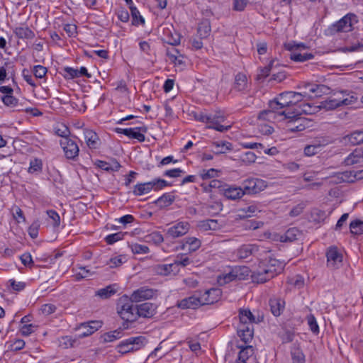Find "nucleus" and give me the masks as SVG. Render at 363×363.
I'll return each mask as SVG.
<instances>
[{"instance_id":"14","label":"nucleus","mask_w":363,"mask_h":363,"mask_svg":"<svg viewBox=\"0 0 363 363\" xmlns=\"http://www.w3.org/2000/svg\"><path fill=\"white\" fill-rule=\"evenodd\" d=\"M115 132L123 134L129 138L135 139L139 142H143L145 140L144 133L147 132V128L145 126L130 128H116Z\"/></svg>"},{"instance_id":"49","label":"nucleus","mask_w":363,"mask_h":363,"mask_svg":"<svg viewBox=\"0 0 363 363\" xmlns=\"http://www.w3.org/2000/svg\"><path fill=\"white\" fill-rule=\"evenodd\" d=\"M191 262V260L188 256L184 254H180L176 257L173 264L177 265V269H180V266L184 267L190 264Z\"/></svg>"},{"instance_id":"44","label":"nucleus","mask_w":363,"mask_h":363,"mask_svg":"<svg viewBox=\"0 0 363 363\" xmlns=\"http://www.w3.org/2000/svg\"><path fill=\"white\" fill-rule=\"evenodd\" d=\"M223 187V184L221 181L217 179H213L210 181L208 184L203 183L201 184V188L204 192L208 193L211 192L214 189H221Z\"/></svg>"},{"instance_id":"15","label":"nucleus","mask_w":363,"mask_h":363,"mask_svg":"<svg viewBox=\"0 0 363 363\" xmlns=\"http://www.w3.org/2000/svg\"><path fill=\"white\" fill-rule=\"evenodd\" d=\"M261 264L266 269L268 277L271 279L280 274L285 266L284 262L274 258H270L265 262H261Z\"/></svg>"},{"instance_id":"36","label":"nucleus","mask_w":363,"mask_h":363,"mask_svg":"<svg viewBox=\"0 0 363 363\" xmlns=\"http://www.w3.org/2000/svg\"><path fill=\"white\" fill-rule=\"evenodd\" d=\"M175 200V196L173 192L165 193L159 197L155 203L160 208H165L170 206Z\"/></svg>"},{"instance_id":"20","label":"nucleus","mask_w":363,"mask_h":363,"mask_svg":"<svg viewBox=\"0 0 363 363\" xmlns=\"http://www.w3.org/2000/svg\"><path fill=\"white\" fill-rule=\"evenodd\" d=\"M153 272L160 276H176L180 272L177 265L171 264H158L152 267Z\"/></svg>"},{"instance_id":"39","label":"nucleus","mask_w":363,"mask_h":363,"mask_svg":"<svg viewBox=\"0 0 363 363\" xmlns=\"http://www.w3.org/2000/svg\"><path fill=\"white\" fill-rule=\"evenodd\" d=\"M97 165L99 168L106 172H117L121 168V164L116 160H112L111 162L99 160Z\"/></svg>"},{"instance_id":"56","label":"nucleus","mask_w":363,"mask_h":363,"mask_svg":"<svg viewBox=\"0 0 363 363\" xmlns=\"http://www.w3.org/2000/svg\"><path fill=\"white\" fill-rule=\"evenodd\" d=\"M307 323L310 330L314 334L319 333V326L317 323V320L313 314H309L306 317Z\"/></svg>"},{"instance_id":"4","label":"nucleus","mask_w":363,"mask_h":363,"mask_svg":"<svg viewBox=\"0 0 363 363\" xmlns=\"http://www.w3.org/2000/svg\"><path fill=\"white\" fill-rule=\"evenodd\" d=\"M357 96L354 93L341 91L337 97L325 100L320 104L321 108L327 110L335 109L342 106H348L354 104Z\"/></svg>"},{"instance_id":"30","label":"nucleus","mask_w":363,"mask_h":363,"mask_svg":"<svg viewBox=\"0 0 363 363\" xmlns=\"http://www.w3.org/2000/svg\"><path fill=\"white\" fill-rule=\"evenodd\" d=\"M251 277L253 282L258 284H262L271 279L270 277H268V274H267L266 269L263 267L261 263L258 266L257 269L252 272Z\"/></svg>"},{"instance_id":"3","label":"nucleus","mask_w":363,"mask_h":363,"mask_svg":"<svg viewBox=\"0 0 363 363\" xmlns=\"http://www.w3.org/2000/svg\"><path fill=\"white\" fill-rule=\"evenodd\" d=\"M357 23V16L354 13H349L330 26L326 33L328 35H333L338 33L350 32L354 29V26Z\"/></svg>"},{"instance_id":"1","label":"nucleus","mask_w":363,"mask_h":363,"mask_svg":"<svg viewBox=\"0 0 363 363\" xmlns=\"http://www.w3.org/2000/svg\"><path fill=\"white\" fill-rule=\"evenodd\" d=\"M303 100L301 92L286 91L280 94L277 98L270 101L269 110H266L260 113L259 118L267 121L275 120L280 118L279 120L284 119L283 117L279 116L282 109L285 107L296 105L298 103Z\"/></svg>"},{"instance_id":"24","label":"nucleus","mask_w":363,"mask_h":363,"mask_svg":"<svg viewBox=\"0 0 363 363\" xmlns=\"http://www.w3.org/2000/svg\"><path fill=\"white\" fill-rule=\"evenodd\" d=\"M221 296V291L220 289L216 288H212L205 291L202 294L199 296L201 298L202 306L213 304V303L218 301Z\"/></svg>"},{"instance_id":"11","label":"nucleus","mask_w":363,"mask_h":363,"mask_svg":"<svg viewBox=\"0 0 363 363\" xmlns=\"http://www.w3.org/2000/svg\"><path fill=\"white\" fill-rule=\"evenodd\" d=\"M321 108L320 106H314L310 103H303L299 106V110H296V112H286V111H281L279 113V116L284 118H294L300 113L305 114H314L318 112Z\"/></svg>"},{"instance_id":"48","label":"nucleus","mask_w":363,"mask_h":363,"mask_svg":"<svg viewBox=\"0 0 363 363\" xmlns=\"http://www.w3.org/2000/svg\"><path fill=\"white\" fill-rule=\"evenodd\" d=\"M130 11L133 25L139 26L145 23L144 18L140 15L139 11L135 7H130Z\"/></svg>"},{"instance_id":"9","label":"nucleus","mask_w":363,"mask_h":363,"mask_svg":"<svg viewBox=\"0 0 363 363\" xmlns=\"http://www.w3.org/2000/svg\"><path fill=\"white\" fill-rule=\"evenodd\" d=\"M287 47L291 51L290 59L293 61L303 62L314 57L312 53L304 52L306 48L303 44H289Z\"/></svg>"},{"instance_id":"45","label":"nucleus","mask_w":363,"mask_h":363,"mask_svg":"<svg viewBox=\"0 0 363 363\" xmlns=\"http://www.w3.org/2000/svg\"><path fill=\"white\" fill-rule=\"evenodd\" d=\"M234 280H235V279L234 277L231 267L228 269V272H225L224 273L220 274L217 277L218 283L220 285H224Z\"/></svg>"},{"instance_id":"50","label":"nucleus","mask_w":363,"mask_h":363,"mask_svg":"<svg viewBox=\"0 0 363 363\" xmlns=\"http://www.w3.org/2000/svg\"><path fill=\"white\" fill-rule=\"evenodd\" d=\"M129 247L133 254L145 255L150 252L149 247L145 245L131 243L129 245Z\"/></svg>"},{"instance_id":"61","label":"nucleus","mask_w":363,"mask_h":363,"mask_svg":"<svg viewBox=\"0 0 363 363\" xmlns=\"http://www.w3.org/2000/svg\"><path fill=\"white\" fill-rule=\"evenodd\" d=\"M48 217L52 220V224L54 227H58L60 224V217L54 210H48L46 211Z\"/></svg>"},{"instance_id":"12","label":"nucleus","mask_w":363,"mask_h":363,"mask_svg":"<svg viewBox=\"0 0 363 363\" xmlns=\"http://www.w3.org/2000/svg\"><path fill=\"white\" fill-rule=\"evenodd\" d=\"M327 266L331 269H339L342 265L343 255L336 247H330L326 252Z\"/></svg>"},{"instance_id":"63","label":"nucleus","mask_w":363,"mask_h":363,"mask_svg":"<svg viewBox=\"0 0 363 363\" xmlns=\"http://www.w3.org/2000/svg\"><path fill=\"white\" fill-rule=\"evenodd\" d=\"M37 326L33 324H24L21 325L20 331L22 335L28 336L35 330Z\"/></svg>"},{"instance_id":"46","label":"nucleus","mask_w":363,"mask_h":363,"mask_svg":"<svg viewBox=\"0 0 363 363\" xmlns=\"http://www.w3.org/2000/svg\"><path fill=\"white\" fill-rule=\"evenodd\" d=\"M116 292L113 286L109 285L105 288L101 289L96 292V296H99L103 299L110 298L111 296L115 294Z\"/></svg>"},{"instance_id":"47","label":"nucleus","mask_w":363,"mask_h":363,"mask_svg":"<svg viewBox=\"0 0 363 363\" xmlns=\"http://www.w3.org/2000/svg\"><path fill=\"white\" fill-rule=\"evenodd\" d=\"M350 233L359 235L363 234V221L359 219L352 220L350 224Z\"/></svg>"},{"instance_id":"54","label":"nucleus","mask_w":363,"mask_h":363,"mask_svg":"<svg viewBox=\"0 0 363 363\" xmlns=\"http://www.w3.org/2000/svg\"><path fill=\"white\" fill-rule=\"evenodd\" d=\"M126 234L127 233L123 232H118L116 233L110 234L105 238V241L108 245H113L116 242L123 240L124 235Z\"/></svg>"},{"instance_id":"6","label":"nucleus","mask_w":363,"mask_h":363,"mask_svg":"<svg viewBox=\"0 0 363 363\" xmlns=\"http://www.w3.org/2000/svg\"><path fill=\"white\" fill-rule=\"evenodd\" d=\"M169 185L166 180L157 178L148 182L137 184L133 186V193L135 196H140L150 193L152 190H161Z\"/></svg>"},{"instance_id":"53","label":"nucleus","mask_w":363,"mask_h":363,"mask_svg":"<svg viewBox=\"0 0 363 363\" xmlns=\"http://www.w3.org/2000/svg\"><path fill=\"white\" fill-rule=\"evenodd\" d=\"M211 33V26L208 22L205 21L199 24L198 34L201 38H206Z\"/></svg>"},{"instance_id":"28","label":"nucleus","mask_w":363,"mask_h":363,"mask_svg":"<svg viewBox=\"0 0 363 363\" xmlns=\"http://www.w3.org/2000/svg\"><path fill=\"white\" fill-rule=\"evenodd\" d=\"M237 333L240 340L247 344L252 340L254 328L253 326L247 327L244 325H238Z\"/></svg>"},{"instance_id":"38","label":"nucleus","mask_w":363,"mask_h":363,"mask_svg":"<svg viewBox=\"0 0 363 363\" xmlns=\"http://www.w3.org/2000/svg\"><path fill=\"white\" fill-rule=\"evenodd\" d=\"M101 324L102 323L99 321H91L89 323H82L81 325V328H89V331H83L79 335V336L86 337L93 334L95 331H96L99 328L101 327Z\"/></svg>"},{"instance_id":"18","label":"nucleus","mask_w":363,"mask_h":363,"mask_svg":"<svg viewBox=\"0 0 363 363\" xmlns=\"http://www.w3.org/2000/svg\"><path fill=\"white\" fill-rule=\"evenodd\" d=\"M259 250V246L255 244H244L236 250L235 255L238 259H245L258 255Z\"/></svg>"},{"instance_id":"33","label":"nucleus","mask_w":363,"mask_h":363,"mask_svg":"<svg viewBox=\"0 0 363 363\" xmlns=\"http://www.w3.org/2000/svg\"><path fill=\"white\" fill-rule=\"evenodd\" d=\"M271 311L275 316L281 315L284 309L285 302L279 298H272L269 300Z\"/></svg>"},{"instance_id":"58","label":"nucleus","mask_w":363,"mask_h":363,"mask_svg":"<svg viewBox=\"0 0 363 363\" xmlns=\"http://www.w3.org/2000/svg\"><path fill=\"white\" fill-rule=\"evenodd\" d=\"M240 158L245 164H251L255 162L257 156L254 152L248 151L241 155Z\"/></svg>"},{"instance_id":"62","label":"nucleus","mask_w":363,"mask_h":363,"mask_svg":"<svg viewBox=\"0 0 363 363\" xmlns=\"http://www.w3.org/2000/svg\"><path fill=\"white\" fill-rule=\"evenodd\" d=\"M149 241L152 242L156 245H159L164 241L163 235L158 231H155L147 236Z\"/></svg>"},{"instance_id":"21","label":"nucleus","mask_w":363,"mask_h":363,"mask_svg":"<svg viewBox=\"0 0 363 363\" xmlns=\"http://www.w3.org/2000/svg\"><path fill=\"white\" fill-rule=\"evenodd\" d=\"M220 191L225 197L230 200L240 199L245 195V192L243 191L242 186H228L226 184H223V187L220 189Z\"/></svg>"},{"instance_id":"35","label":"nucleus","mask_w":363,"mask_h":363,"mask_svg":"<svg viewBox=\"0 0 363 363\" xmlns=\"http://www.w3.org/2000/svg\"><path fill=\"white\" fill-rule=\"evenodd\" d=\"M213 152L216 155L224 154L233 149V145L227 141H216L213 143Z\"/></svg>"},{"instance_id":"40","label":"nucleus","mask_w":363,"mask_h":363,"mask_svg":"<svg viewBox=\"0 0 363 363\" xmlns=\"http://www.w3.org/2000/svg\"><path fill=\"white\" fill-rule=\"evenodd\" d=\"M123 335V330L118 328L113 331L104 333L101 336L102 341L104 342H111L121 338Z\"/></svg>"},{"instance_id":"17","label":"nucleus","mask_w":363,"mask_h":363,"mask_svg":"<svg viewBox=\"0 0 363 363\" xmlns=\"http://www.w3.org/2000/svg\"><path fill=\"white\" fill-rule=\"evenodd\" d=\"M190 229V224L186 221H179L167 230L166 235L171 238H177L186 235Z\"/></svg>"},{"instance_id":"10","label":"nucleus","mask_w":363,"mask_h":363,"mask_svg":"<svg viewBox=\"0 0 363 363\" xmlns=\"http://www.w3.org/2000/svg\"><path fill=\"white\" fill-rule=\"evenodd\" d=\"M267 185L264 180L257 178H250L243 181L242 189L245 194H254L263 191Z\"/></svg>"},{"instance_id":"55","label":"nucleus","mask_w":363,"mask_h":363,"mask_svg":"<svg viewBox=\"0 0 363 363\" xmlns=\"http://www.w3.org/2000/svg\"><path fill=\"white\" fill-rule=\"evenodd\" d=\"M55 133L57 135L62 137L63 139L69 138L70 131L69 128L64 124H59L55 128Z\"/></svg>"},{"instance_id":"7","label":"nucleus","mask_w":363,"mask_h":363,"mask_svg":"<svg viewBox=\"0 0 363 363\" xmlns=\"http://www.w3.org/2000/svg\"><path fill=\"white\" fill-rule=\"evenodd\" d=\"M146 343L145 337L143 336L130 337L121 341L116 347L119 353L126 354L130 352L137 351L143 347Z\"/></svg>"},{"instance_id":"34","label":"nucleus","mask_w":363,"mask_h":363,"mask_svg":"<svg viewBox=\"0 0 363 363\" xmlns=\"http://www.w3.org/2000/svg\"><path fill=\"white\" fill-rule=\"evenodd\" d=\"M363 160V151L361 149H355L344 160L345 165H353L360 162Z\"/></svg>"},{"instance_id":"19","label":"nucleus","mask_w":363,"mask_h":363,"mask_svg":"<svg viewBox=\"0 0 363 363\" xmlns=\"http://www.w3.org/2000/svg\"><path fill=\"white\" fill-rule=\"evenodd\" d=\"M156 296V291L145 286L140 287L134 291L129 297L131 301L135 303L151 299Z\"/></svg>"},{"instance_id":"23","label":"nucleus","mask_w":363,"mask_h":363,"mask_svg":"<svg viewBox=\"0 0 363 363\" xmlns=\"http://www.w3.org/2000/svg\"><path fill=\"white\" fill-rule=\"evenodd\" d=\"M261 320L259 317L254 316L248 308H241L239 311V323L238 325H244L245 326H253L254 323H259Z\"/></svg>"},{"instance_id":"16","label":"nucleus","mask_w":363,"mask_h":363,"mask_svg":"<svg viewBox=\"0 0 363 363\" xmlns=\"http://www.w3.org/2000/svg\"><path fill=\"white\" fill-rule=\"evenodd\" d=\"M60 143L67 159L74 160L78 157L79 148L74 140L65 138L62 139Z\"/></svg>"},{"instance_id":"5","label":"nucleus","mask_w":363,"mask_h":363,"mask_svg":"<svg viewBox=\"0 0 363 363\" xmlns=\"http://www.w3.org/2000/svg\"><path fill=\"white\" fill-rule=\"evenodd\" d=\"M133 302L127 296L120 298L118 303V313L123 320L128 322L137 320V306H133Z\"/></svg>"},{"instance_id":"25","label":"nucleus","mask_w":363,"mask_h":363,"mask_svg":"<svg viewBox=\"0 0 363 363\" xmlns=\"http://www.w3.org/2000/svg\"><path fill=\"white\" fill-rule=\"evenodd\" d=\"M177 306L182 309H196L202 306L199 296L193 295L178 301Z\"/></svg>"},{"instance_id":"2","label":"nucleus","mask_w":363,"mask_h":363,"mask_svg":"<svg viewBox=\"0 0 363 363\" xmlns=\"http://www.w3.org/2000/svg\"><path fill=\"white\" fill-rule=\"evenodd\" d=\"M196 121L207 124V128L214 129L217 131L223 133L231 128V125H223L226 120V117L220 111L214 113L199 112L194 115Z\"/></svg>"},{"instance_id":"31","label":"nucleus","mask_w":363,"mask_h":363,"mask_svg":"<svg viewBox=\"0 0 363 363\" xmlns=\"http://www.w3.org/2000/svg\"><path fill=\"white\" fill-rule=\"evenodd\" d=\"M199 227L203 231L208 230H218L223 227V224L219 223L218 220L207 219L201 220L199 223Z\"/></svg>"},{"instance_id":"29","label":"nucleus","mask_w":363,"mask_h":363,"mask_svg":"<svg viewBox=\"0 0 363 363\" xmlns=\"http://www.w3.org/2000/svg\"><path fill=\"white\" fill-rule=\"evenodd\" d=\"M84 140L86 145L90 149H96L99 145V138L97 134L91 130H84Z\"/></svg>"},{"instance_id":"26","label":"nucleus","mask_w":363,"mask_h":363,"mask_svg":"<svg viewBox=\"0 0 363 363\" xmlns=\"http://www.w3.org/2000/svg\"><path fill=\"white\" fill-rule=\"evenodd\" d=\"M156 306L152 303H141L137 306V318H151L156 313Z\"/></svg>"},{"instance_id":"59","label":"nucleus","mask_w":363,"mask_h":363,"mask_svg":"<svg viewBox=\"0 0 363 363\" xmlns=\"http://www.w3.org/2000/svg\"><path fill=\"white\" fill-rule=\"evenodd\" d=\"M48 72L45 67L42 65H35L33 67V73L37 79H43Z\"/></svg>"},{"instance_id":"64","label":"nucleus","mask_w":363,"mask_h":363,"mask_svg":"<svg viewBox=\"0 0 363 363\" xmlns=\"http://www.w3.org/2000/svg\"><path fill=\"white\" fill-rule=\"evenodd\" d=\"M241 211L245 213V216L247 217L255 216L257 214V213H259L261 211L259 209H258L256 205L249 206L246 208H242Z\"/></svg>"},{"instance_id":"41","label":"nucleus","mask_w":363,"mask_h":363,"mask_svg":"<svg viewBox=\"0 0 363 363\" xmlns=\"http://www.w3.org/2000/svg\"><path fill=\"white\" fill-rule=\"evenodd\" d=\"M247 87V79L245 74L238 73L235 77L234 89L237 91H242Z\"/></svg>"},{"instance_id":"13","label":"nucleus","mask_w":363,"mask_h":363,"mask_svg":"<svg viewBox=\"0 0 363 363\" xmlns=\"http://www.w3.org/2000/svg\"><path fill=\"white\" fill-rule=\"evenodd\" d=\"M330 143V140L325 137L315 138L311 144L304 147V155L308 157L313 156L319 153L324 147Z\"/></svg>"},{"instance_id":"43","label":"nucleus","mask_w":363,"mask_h":363,"mask_svg":"<svg viewBox=\"0 0 363 363\" xmlns=\"http://www.w3.org/2000/svg\"><path fill=\"white\" fill-rule=\"evenodd\" d=\"M352 145H357L363 143V131L356 130L345 137Z\"/></svg>"},{"instance_id":"32","label":"nucleus","mask_w":363,"mask_h":363,"mask_svg":"<svg viewBox=\"0 0 363 363\" xmlns=\"http://www.w3.org/2000/svg\"><path fill=\"white\" fill-rule=\"evenodd\" d=\"M13 33L20 39L32 40L35 38L34 32L28 26H18L13 28Z\"/></svg>"},{"instance_id":"27","label":"nucleus","mask_w":363,"mask_h":363,"mask_svg":"<svg viewBox=\"0 0 363 363\" xmlns=\"http://www.w3.org/2000/svg\"><path fill=\"white\" fill-rule=\"evenodd\" d=\"M201 245V242L199 239L195 237H187L182 240L180 249L193 252L198 250Z\"/></svg>"},{"instance_id":"57","label":"nucleus","mask_w":363,"mask_h":363,"mask_svg":"<svg viewBox=\"0 0 363 363\" xmlns=\"http://www.w3.org/2000/svg\"><path fill=\"white\" fill-rule=\"evenodd\" d=\"M1 101L6 106L14 108L18 105V99H16L13 94L11 95H3L1 96Z\"/></svg>"},{"instance_id":"60","label":"nucleus","mask_w":363,"mask_h":363,"mask_svg":"<svg viewBox=\"0 0 363 363\" xmlns=\"http://www.w3.org/2000/svg\"><path fill=\"white\" fill-rule=\"evenodd\" d=\"M126 262V257L124 255H118L110 259L108 264L111 268L121 266Z\"/></svg>"},{"instance_id":"42","label":"nucleus","mask_w":363,"mask_h":363,"mask_svg":"<svg viewBox=\"0 0 363 363\" xmlns=\"http://www.w3.org/2000/svg\"><path fill=\"white\" fill-rule=\"evenodd\" d=\"M234 277L238 280L245 279L249 276V268L245 266H235L231 267Z\"/></svg>"},{"instance_id":"52","label":"nucleus","mask_w":363,"mask_h":363,"mask_svg":"<svg viewBox=\"0 0 363 363\" xmlns=\"http://www.w3.org/2000/svg\"><path fill=\"white\" fill-rule=\"evenodd\" d=\"M293 363H305V355L299 348H294L291 351Z\"/></svg>"},{"instance_id":"8","label":"nucleus","mask_w":363,"mask_h":363,"mask_svg":"<svg viewBox=\"0 0 363 363\" xmlns=\"http://www.w3.org/2000/svg\"><path fill=\"white\" fill-rule=\"evenodd\" d=\"M303 91H301L303 99L320 97L330 92V88L324 84L313 83H304L302 85Z\"/></svg>"},{"instance_id":"37","label":"nucleus","mask_w":363,"mask_h":363,"mask_svg":"<svg viewBox=\"0 0 363 363\" xmlns=\"http://www.w3.org/2000/svg\"><path fill=\"white\" fill-rule=\"evenodd\" d=\"M301 236V231L296 228H291L287 230L285 233L281 236V242H293L298 240Z\"/></svg>"},{"instance_id":"51","label":"nucleus","mask_w":363,"mask_h":363,"mask_svg":"<svg viewBox=\"0 0 363 363\" xmlns=\"http://www.w3.org/2000/svg\"><path fill=\"white\" fill-rule=\"evenodd\" d=\"M43 163L40 159H33L30 162L28 172L30 174L39 173L42 171Z\"/></svg>"},{"instance_id":"22","label":"nucleus","mask_w":363,"mask_h":363,"mask_svg":"<svg viewBox=\"0 0 363 363\" xmlns=\"http://www.w3.org/2000/svg\"><path fill=\"white\" fill-rule=\"evenodd\" d=\"M240 351L236 363H257L254 357V349L252 346H239Z\"/></svg>"}]
</instances>
